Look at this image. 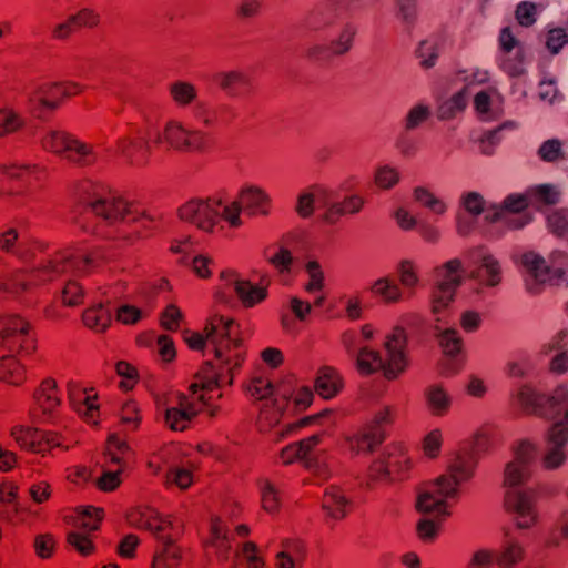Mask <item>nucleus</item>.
Wrapping results in <instances>:
<instances>
[{"instance_id":"48","label":"nucleus","mask_w":568,"mask_h":568,"mask_svg":"<svg viewBox=\"0 0 568 568\" xmlns=\"http://www.w3.org/2000/svg\"><path fill=\"white\" fill-rule=\"evenodd\" d=\"M54 389L55 382L53 379H47L42 383L41 389L37 394V402L44 414H50L60 403L53 394Z\"/></svg>"},{"instance_id":"42","label":"nucleus","mask_w":568,"mask_h":568,"mask_svg":"<svg viewBox=\"0 0 568 568\" xmlns=\"http://www.w3.org/2000/svg\"><path fill=\"white\" fill-rule=\"evenodd\" d=\"M413 197L415 202L430 211L433 214L443 215L447 211L446 203L425 186L414 187Z\"/></svg>"},{"instance_id":"26","label":"nucleus","mask_w":568,"mask_h":568,"mask_svg":"<svg viewBox=\"0 0 568 568\" xmlns=\"http://www.w3.org/2000/svg\"><path fill=\"white\" fill-rule=\"evenodd\" d=\"M80 91L81 87L75 82L43 84L29 93V103L33 110H54L59 105V98L73 95Z\"/></svg>"},{"instance_id":"28","label":"nucleus","mask_w":568,"mask_h":568,"mask_svg":"<svg viewBox=\"0 0 568 568\" xmlns=\"http://www.w3.org/2000/svg\"><path fill=\"white\" fill-rule=\"evenodd\" d=\"M130 453L129 445L120 439L116 434L109 437L110 462L120 466L118 470H103V474L98 479L100 489L109 491L115 489L120 485V474L126 466L125 456Z\"/></svg>"},{"instance_id":"9","label":"nucleus","mask_w":568,"mask_h":568,"mask_svg":"<svg viewBox=\"0 0 568 568\" xmlns=\"http://www.w3.org/2000/svg\"><path fill=\"white\" fill-rule=\"evenodd\" d=\"M462 262L453 258L434 270V282L430 290L432 311L440 322V312L446 310L454 301L457 288L462 285L463 278L459 274Z\"/></svg>"},{"instance_id":"53","label":"nucleus","mask_w":568,"mask_h":568,"mask_svg":"<svg viewBox=\"0 0 568 568\" xmlns=\"http://www.w3.org/2000/svg\"><path fill=\"white\" fill-rule=\"evenodd\" d=\"M399 182V173L398 171L388 165H381L376 169L375 172V183L377 186L384 190L392 189Z\"/></svg>"},{"instance_id":"34","label":"nucleus","mask_w":568,"mask_h":568,"mask_svg":"<svg viewBox=\"0 0 568 568\" xmlns=\"http://www.w3.org/2000/svg\"><path fill=\"white\" fill-rule=\"evenodd\" d=\"M219 87L231 98H237L248 91L251 78L240 70L223 71L216 74Z\"/></svg>"},{"instance_id":"44","label":"nucleus","mask_w":568,"mask_h":568,"mask_svg":"<svg viewBox=\"0 0 568 568\" xmlns=\"http://www.w3.org/2000/svg\"><path fill=\"white\" fill-rule=\"evenodd\" d=\"M513 126H514V123L510 121H507L493 130H488V131L484 132V134L479 139L480 152L487 156L493 155L495 153L497 145L503 140L501 132L505 129H511Z\"/></svg>"},{"instance_id":"56","label":"nucleus","mask_w":568,"mask_h":568,"mask_svg":"<svg viewBox=\"0 0 568 568\" xmlns=\"http://www.w3.org/2000/svg\"><path fill=\"white\" fill-rule=\"evenodd\" d=\"M474 104L481 121H491L496 118L497 113L491 109V100L486 91L475 95Z\"/></svg>"},{"instance_id":"25","label":"nucleus","mask_w":568,"mask_h":568,"mask_svg":"<svg viewBox=\"0 0 568 568\" xmlns=\"http://www.w3.org/2000/svg\"><path fill=\"white\" fill-rule=\"evenodd\" d=\"M102 519V509L87 507L80 515L77 527L79 530L68 534V542L73 546L81 555H89L93 550V545L89 534L99 528Z\"/></svg>"},{"instance_id":"13","label":"nucleus","mask_w":568,"mask_h":568,"mask_svg":"<svg viewBox=\"0 0 568 568\" xmlns=\"http://www.w3.org/2000/svg\"><path fill=\"white\" fill-rule=\"evenodd\" d=\"M42 143L44 149L78 165H89L95 160V154L90 145L63 131L49 130Z\"/></svg>"},{"instance_id":"11","label":"nucleus","mask_w":568,"mask_h":568,"mask_svg":"<svg viewBox=\"0 0 568 568\" xmlns=\"http://www.w3.org/2000/svg\"><path fill=\"white\" fill-rule=\"evenodd\" d=\"M364 6L365 0H326L305 16L303 26L312 32L324 31L338 20L361 10Z\"/></svg>"},{"instance_id":"62","label":"nucleus","mask_w":568,"mask_h":568,"mask_svg":"<svg viewBox=\"0 0 568 568\" xmlns=\"http://www.w3.org/2000/svg\"><path fill=\"white\" fill-rule=\"evenodd\" d=\"M262 7V0H241L236 7V14L243 20L253 19L261 13Z\"/></svg>"},{"instance_id":"54","label":"nucleus","mask_w":568,"mask_h":568,"mask_svg":"<svg viewBox=\"0 0 568 568\" xmlns=\"http://www.w3.org/2000/svg\"><path fill=\"white\" fill-rule=\"evenodd\" d=\"M416 55L423 68L429 69L434 67L438 57L436 44L429 40L422 41L416 50Z\"/></svg>"},{"instance_id":"64","label":"nucleus","mask_w":568,"mask_h":568,"mask_svg":"<svg viewBox=\"0 0 568 568\" xmlns=\"http://www.w3.org/2000/svg\"><path fill=\"white\" fill-rule=\"evenodd\" d=\"M166 484L175 485L181 489H186L192 484V475L184 468H172L166 475Z\"/></svg>"},{"instance_id":"63","label":"nucleus","mask_w":568,"mask_h":568,"mask_svg":"<svg viewBox=\"0 0 568 568\" xmlns=\"http://www.w3.org/2000/svg\"><path fill=\"white\" fill-rule=\"evenodd\" d=\"M494 562V551L483 548L471 555L466 568H491Z\"/></svg>"},{"instance_id":"14","label":"nucleus","mask_w":568,"mask_h":568,"mask_svg":"<svg viewBox=\"0 0 568 568\" xmlns=\"http://www.w3.org/2000/svg\"><path fill=\"white\" fill-rule=\"evenodd\" d=\"M392 422L390 407H381L365 426L347 438L349 449L354 453L373 452L385 439V427Z\"/></svg>"},{"instance_id":"41","label":"nucleus","mask_w":568,"mask_h":568,"mask_svg":"<svg viewBox=\"0 0 568 568\" xmlns=\"http://www.w3.org/2000/svg\"><path fill=\"white\" fill-rule=\"evenodd\" d=\"M112 311L102 303L87 310L83 313V323L91 329L103 332L111 323Z\"/></svg>"},{"instance_id":"31","label":"nucleus","mask_w":568,"mask_h":568,"mask_svg":"<svg viewBox=\"0 0 568 568\" xmlns=\"http://www.w3.org/2000/svg\"><path fill=\"white\" fill-rule=\"evenodd\" d=\"M524 556L523 544L510 531L504 534L499 548L494 551L496 564L500 568H513L524 559Z\"/></svg>"},{"instance_id":"23","label":"nucleus","mask_w":568,"mask_h":568,"mask_svg":"<svg viewBox=\"0 0 568 568\" xmlns=\"http://www.w3.org/2000/svg\"><path fill=\"white\" fill-rule=\"evenodd\" d=\"M500 53L497 57L499 68L510 77L524 73L523 48L509 27L501 29L499 34Z\"/></svg>"},{"instance_id":"5","label":"nucleus","mask_w":568,"mask_h":568,"mask_svg":"<svg viewBox=\"0 0 568 568\" xmlns=\"http://www.w3.org/2000/svg\"><path fill=\"white\" fill-rule=\"evenodd\" d=\"M476 465L477 457L474 450L457 454L449 464L447 473L418 493L416 509L434 518L448 515L446 499L457 495V487L471 478Z\"/></svg>"},{"instance_id":"17","label":"nucleus","mask_w":568,"mask_h":568,"mask_svg":"<svg viewBox=\"0 0 568 568\" xmlns=\"http://www.w3.org/2000/svg\"><path fill=\"white\" fill-rule=\"evenodd\" d=\"M530 200L527 194H509L500 204H490L487 211L486 221L496 223L501 222L508 229L519 230L530 222V216L523 213L528 206Z\"/></svg>"},{"instance_id":"60","label":"nucleus","mask_w":568,"mask_h":568,"mask_svg":"<svg viewBox=\"0 0 568 568\" xmlns=\"http://www.w3.org/2000/svg\"><path fill=\"white\" fill-rule=\"evenodd\" d=\"M538 155L546 162H555L562 155L561 142L557 139L545 141L538 149Z\"/></svg>"},{"instance_id":"51","label":"nucleus","mask_w":568,"mask_h":568,"mask_svg":"<svg viewBox=\"0 0 568 568\" xmlns=\"http://www.w3.org/2000/svg\"><path fill=\"white\" fill-rule=\"evenodd\" d=\"M24 125V119L12 109L0 110V136L13 133Z\"/></svg>"},{"instance_id":"22","label":"nucleus","mask_w":568,"mask_h":568,"mask_svg":"<svg viewBox=\"0 0 568 568\" xmlns=\"http://www.w3.org/2000/svg\"><path fill=\"white\" fill-rule=\"evenodd\" d=\"M468 258L474 265L470 278L475 280L480 286L495 287L501 282V267L498 260L483 246L471 248L468 252Z\"/></svg>"},{"instance_id":"32","label":"nucleus","mask_w":568,"mask_h":568,"mask_svg":"<svg viewBox=\"0 0 568 568\" xmlns=\"http://www.w3.org/2000/svg\"><path fill=\"white\" fill-rule=\"evenodd\" d=\"M236 202L240 204L241 211L244 210L250 215H267V205L271 202V197L260 186L245 185L240 191V201Z\"/></svg>"},{"instance_id":"57","label":"nucleus","mask_w":568,"mask_h":568,"mask_svg":"<svg viewBox=\"0 0 568 568\" xmlns=\"http://www.w3.org/2000/svg\"><path fill=\"white\" fill-rule=\"evenodd\" d=\"M397 271L399 273V281L403 286H405L408 290L416 287V285L419 282V278L412 261H400Z\"/></svg>"},{"instance_id":"58","label":"nucleus","mask_w":568,"mask_h":568,"mask_svg":"<svg viewBox=\"0 0 568 568\" xmlns=\"http://www.w3.org/2000/svg\"><path fill=\"white\" fill-rule=\"evenodd\" d=\"M306 272L310 276V282L305 285L308 293H316L323 288L324 274L320 264L316 261H310L306 264Z\"/></svg>"},{"instance_id":"29","label":"nucleus","mask_w":568,"mask_h":568,"mask_svg":"<svg viewBox=\"0 0 568 568\" xmlns=\"http://www.w3.org/2000/svg\"><path fill=\"white\" fill-rule=\"evenodd\" d=\"M225 287L232 290L245 307H253L267 296L266 287L255 285L233 273L222 272Z\"/></svg>"},{"instance_id":"24","label":"nucleus","mask_w":568,"mask_h":568,"mask_svg":"<svg viewBox=\"0 0 568 568\" xmlns=\"http://www.w3.org/2000/svg\"><path fill=\"white\" fill-rule=\"evenodd\" d=\"M171 526L172 523L169 520H154L145 524V528L153 532L160 542V548L154 557V568H175L180 562V549L174 545L171 536L163 534Z\"/></svg>"},{"instance_id":"15","label":"nucleus","mask_w":568,"mask_h":568,"mask_svg":"<svg viewBox=\"0 0 568 568\" xmlns=\"http://www.w3.org/2000/svg\"><path fill=\"white\" fill-rule=\"evenodd\" d=\"M0 345L11 353L30 355L36 349V339L30 325L21 317H0Z\"/></svg>"},{"instance_id":"30","label":"nucleus","mask_w":568,"mask_h":568,"mask_svg":"<svg viewBox=\"0 0 568 568\" xmlns=\"http://www.w3.org/2000/svg\"><path fill=\"white\" fill-rule=\"evenodd\" d=\"M164 412L165 424L174 432L186 429L191 420L199 414V410L184 395L179 396L176 406L168 407Z\"/></svg>"},{"instance_id":"40","label":"nucleus","mask_w":568,"mask_h":568,"mask_svg":"<svg viewBox=\"0 0 568 568\" xmlns=\"http://www.w3.org/2000/svg\"><path fill=\"white\" fill-rule=\"evenodd\" d=\"M566 332H560L551 342L542 346L541 353L548 355L552 351H559L551 359L550 367L552 372L562 374L568 371V352L560 351L561 343L566 337Z\"/></svg>"},{"instance_id":"4","label":"nucleus","mask_w":568,"mask_h":568,"mask_svg":"<svg viewBox=\"0 0 568 568\" xmlns=\"http://www.w3.org/2000/svg\"><path fill=\"white\" fill-rule=\"evenodd\" d=\"M356 332L347 331L342 335V343L347 354L355 359L356 367L362 374L382 372L387 379H395L406 368L404 331L396 327L384 342L383 351H374L359 346Z\"/></svg>"},{"instance_id":"8","label":"nucleus","mask_w":568,"mask_h":568,"mask_svg":"<svg viewBox=\"0 0 568 568\" xmlns=\"http://www.w3.org/2000/svg\"><path fill=\"white\" fill-rule=\"evenodd\" d=\"M87 211L102 219L106 224L118 222L125 224H141L146 227L153 221L152 217L132 210L129 204L114 194H93L85 199Z\"/></svg>"},{"instance_id":"19","label":"nucleus","mask_w":568,"mask_h":568,"mask_svg":"<svg viewBox=\"0 0 568 568\" xmlns=\"http://www.w3.org/2000/svg\"><path fill=\"white\" fill-rule=\"evenodd\" d=\"M164 141L179 151H203L210 143V136L203 129H190L171 121L165 125Z\"/></svg>"},{"instance_id":"38","label":"nucleus","mask_w":568,"mask_h":568,"mask_svg":"<svg viewBox=\"0 0 568 568\" xmlns=\"http://www.w3.org/2000/svg\"><path fill=\"white\" fill-rule=\"evenodd\" d=\"M119 150L130 163L140 164L146 161L150 146L145 138H125L120 141Z\"/></svg>"},{"instance_id":"33","label":"nucleus","mask_w":568,"mask_h":568,"mask_svg":"<svg viewBox=\"0 0 568 568\" xmlns=\"http://www.w3.org/2000/svg\"><path fill=\"white\" fill-rule=\"evenodd\" d=\"M349 506L351 500L344 495L341 488L336 486L326 488L322 499V509L327 519H343L347 515Z\"/></svg>"},{"instance_id":"36","label":"nucleus","mask_w":568,"mask_h":568,"mask_svg":"<svg viewBox=\"0 0 568 568\" xmlns=\"http://www.w3.org/2000/svg\"><path fill=\"white\" fill-rule=\"evenodd\" d=\"M425 399L429 413L434 416H444L452 405L450 394L438 384L428 386L425 389Z\"/></svg>"},{"instance_id":"37","label":"nucleus","mask_w":568,"mask_h":568,"mask_svg":"<svg viewBox=\"0 0 568 568\" xmlns=\"http://www.w3.org/2000/svg\"><path fill=\"white\" fill-rule=\"evenodd\" d=\"M342 378L332 367H323L315 379L316 392L323 398L334 397L342 388Z\"/></svg>"},{"instance_id":"10","label":"nucleus","mask_w":568,"mask_h":568,"mask_svg":"<svg viewBox=\"0 0 568 568\" xmlns=\"http://www.w3.org/2000/svg\"><path fill=\"white\" fill-rule=\"evenodd\" d=\"M98 260H104L100 250L87 255H75L71 252H64L52 260H48L41 267L33 271L31 280L33 282H47L60 274H84Z\"/></svg>"},{"instance_id":"16","label":"nucleus","mask_w":568,"mask_h":568,"mask_svg":"<svg viewBox=\"0 0 568 568\" xmlns=\"http://www.w3.org/2000/svg\"><path fill=\"white\" fill-rule=\"evenodd\" d=\"M169 92L174 103L180 108L193 104L192 115L204 128H213L217 122L215 111L207 101L197 100V89L187 81L178 80L170 84Z\"/></svg>"},{"instance_id":"59","label":"nucleus","mask_w":568,"mask_h":568,"mask_svg":"<svg viewBox=\"0 0 568 568\" xmlns=\"http://www.w3.org/2000/svg\"><path fill=\"white\" fill-rule=\"evenodd\" d=\"M555 528L558 531V536L554 535L549 540V546L559 547L561 539H568V508H562L555 519Z\"/></svg>"},{"instance_id":"61","label":"nucleus","mask_w":568,"mask_h":568,"mask_svg":"<svg viewBox=\"0 0 568 568\" xmlns=\"http://www.w3.org/2000/svg\"><path fill=\"white\" fill-rule=\"evenodd\" d=\"M548 226L558 235L568 234V210H558L548 216Z\"/></svg>"},{"instance_id":"7","label":"nucleus","mask_w":568,"mask_h":568,"mask_svg":"<svg viewBox=\"0 0 568 568\" xmlns=\"http://www.w3.org/2000/svg\"><path fill=\"white\" fill-rule=\"evenodd\" d=\"M521 265L525 270V283L530 293H537L539 285H566V268H568V254L562 251H554L549 262L535 252H526L521 256Z\"/></svg>"},{"instance_id":"20","label":"nucleus","mask_w":568,"mask_h":568,"mask_svg":"<svg viewBox=\"0 0 568 568\" xmlns=\"http://www.w3.org/2000/svg\"><path fill=\"white\" fill-rule=\"evenodd\" d=\"M409 469V458L399 445L385 447L372 466L376 479L394 480L405 476Z\"/></svg>"},{"instance_id":"43","label":"nucleus","mask_w":568,"mask_h":568,"mask_svg":"<svg viewBox=\"0 0 568 568\" xmlns=\"http://www.w3.org/2000/svg\"><path fill=\"white\" fill-rule=\"evenodd\" d=\"M371 290L386 303H396L400 301L403 296L400 287L388 277L376 280Z\"/></svg>"},{"instance_id":"27","label":"nucleus","mask_w":568,"mask_h":568,"mask_svg":"<svg viewBox=\"0 0 568 568\" xmlns=\"http://www.w3.org/2000/svg\"><path fill=\"white\" fill-rule=\"evenodd\" d=\"M11 436L21 448L42 455L50 448L61 445L58 434L37 428L16 426L11 430Z\"/></svg>"},{"instance_id":"49","label":"nucleus","mask_w":568,"mask_h":568,"mask_svg":"<svg viewBox=\"0 0 568 568\" xmlns=\"http://www.w3.org/2000/svg\"><path fill=\"white\" fill-rule=\"evenodd\" d=\"M530 202L556 204L559 201V192L555 185L540 184L528 190Z\"/></svg>"},{"instance_id":"45","label":"nucleus","mask_w":568,"mask_h":568,"mask_svg":"<svg viewBox=\"0 0 568 568\" xmlns=\"http://www.w3.org/2000/svg\"><path fill=\"white\" fill-rule=\"evenodd\" d=\"M432 115L430 108L425 103H417L413 105L406 116L404 118V130L406 132L418 129Z\"/></svg>"},{"instance_id":"1","label":"nucleus","mask_w":568,"mask_h":568,"mask_svg":"<svg viewBox=\"0 0 568 568\" xmlns=\"http://www.w3.org/2000/svg\"><path fill=\"white\" fill-rule=\"evenodd\" d=\"M233 326V320L216 315L206 325L205 336L200 333L185 335L186 344L195 351H203L209 342L213 346L216 361V363L212 361L204 362L196 374L197 382L190 386L193 394L199 390H212L223 384H232L234 369L239 368L244 361L241 339L232 337Z\"/></svg>"},{"instance_id":"52","label":"nucleus","mask_w":568,"mask_h":568,"mask_svg":"<svg viewBox=\"0 0 568 568\" xmlns=\"http://www.w3.org/2000/svg\"><path fill=\"white\" fill-rule=\"evenodd\" d=\"M261 499L264 510L275 513L280 507V495L275 486L268 480L260 483Z\"/></svg>"},{"instance_id":"55","label":"nucleus","mask_w":568,"mask_h":568,"mask_svg":"<svg viewBox=\"0 0 568 568\" xmlns=\"http://www.w3.org/2000/svg\"><path fill=\"white\" fill-rule=\"evenodd\" d=\"M21 366L13 356H4L0 359V378H11V383H19Z\"/></svg>"},{"instance_id":"39","label":"nucleus","mask_w":568,"mask_h":568,"mask_svg":"<svg viewBox=\"0 0 568 568\" xmlns=\"http://www.w3.org/2000/svg\"><path fill=\"white\" fill-rule=\"evenodd\" d=\"M435 334L446 356L455 357L460 353L463 341L455 328L436 325Z\"/></svg>"},{"instance_id":"50","label":"nucleus","mask_w":568,"mask_h":568,"mask_svg":"<svg viewBox=\"0 0 568 568\" xmlns=\"http://www.w3.org/2000/svg\"><path fill=\"white\" fill-rule=\"evenodd\" d=\"M396 17L403 24L410 28L417 20V0H394Z\"/></svg>"},{"instance_id":"12","label":"nucleus","mask_w":568,"mask_h":568,"mask_svg":"<svg viewBox=\"0 0 568 568\" xmlns=\"http://www.w3.org/2000/svg\"><path fill=\"white\" fill-rule=\"evenodd\" d=\"M247 392L256 399L266 400L261 412V418L270 425L277 424L285 413L284 409L291 396L290 392L283 387L275 388L270 381L263 377L253 378Z\"/></svg>"},{"instance_id":"6","label":"nucleus","mask_w":568,"mask_h":568,"mask_svg":"<svg viewBox=\"0 0 568 568\" xmlns=\"http://www.w3.org/2000/svg\"><path fill=\"white\" fill-rule=\"evenodd\" d=\"M241 206L237 202L224 205L217 199H193L179 209L181 220L195 225L204 232H212L221 219L225 220L232 227L242 224Z\"/></svg>"},{"instance_id":"21","label":"nucleus","mask_w":568,"mask_h":568,"mask_svg":"<svg viewBox=\"0 0 568 568\" xmlns=\"http://www.w3.org/2000/svg\"><path fill=\"white\" fill-rule=\"evenodd\" d=\"M318 210H323V220L335 223L344 214H355L361 211L363 200L357 195L341 199L336 190H321L318 192Z\"/></svg>"},{"instance_id":"3","label":"nucleus","mask_w":568,"mask_h":568,"mask_svg":"<svg viewBox=\"0 0 568 568\" xmlns=\"http://www.w3.org/2000/svg\"><path fill=\"white\" fill-rule=\"evenodd\" d=\"M517 399L526 412L556 419L546 436L542 465L547 469L560 467L566 460L568 444V386L561 384L550 395H545L524 384L518 389Z\"/></svg>"},{"instance_id":"2","label":"nucleus","mask_w":568,"mask_h":568,"mask_svg":"<svg viewBox=\"0 0 568 568\" xmlns=\"http://www.w3.org/2000/svg\"><path fill=\"white\" fill-rule=\"evenodd\" d=\"M537 456L538 452L535 445L523 440L515 449L514 457L507 463L504 471L505 509L520 530H529L537 524L539 496L552 497L557 494V489L549 485H540L538 488L526 486L532 474Z\"/></svg>"},{"instance_id":"46","label":"nucleus","mask_w":568,"mask_h":568,"mask_svg":"<svg viewBox=\"0 0 568 568\" xmlns=\"http://www.w3.org/2000/svg\"><path fill=\"white\" fill-rule=\"evenodd\" d=\"M460 205L473 217H477L483 213L486 216L487 211L490 210V204H487L483 195L475 191L464 193L460 197Z\"/></svg>"},{"instance_id":"47","label":"nucleus","mask_w":568,"mask_h":568,"mask_svg":"<svg viewBox=\"0 0 568 568\" xmlns=\"http://www.w3.org/2000/svg\"><path fill=\"white\" fill-rule=\"evenodd\" d=\"M321 190H329V187L315 186L313 192H302L297 197L295 211L303 217H310L315 210V204L318 206V192Z\"/></svg>"},{"instance_id":"35","label":"nucleus","mask_w":568,"mask_h":568,"mask_svg":"<svg viewBox=\"0 0 568 568\" xmlns=\"http://www.w3.org/2000/svg\"><path fill=\"white\" fill-rule=\"evenodd\" d=\"M357 33V27L349 20L344 21L327 43V50L331 57H342L348 53Z\"/></svg>"},{"instance_id":"18","label":"nucleus","mask_w":568,"mask_h":568,"mask_svg":"<svg viewBox=\"0 0 568 568\" xmlns=\"http://www.w3.org/2000/svg\"><path fill=\"white\" fill-rule=\"evenodd\" d=\"M320 439V435H313L286 446L281 454L283 463L291 464L296 459H301L307 468L313 469L323 479L326 478L328 470L325 468V462L322 458L323 450L316 448Z\"/></svg>"}]
</instances>
